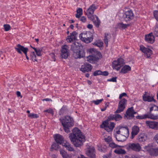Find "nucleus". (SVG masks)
<instances>
[{"instance_id":"1","label":"nucleus","mask_w":158,"mask_h":158,"mask_svg":"<svg viewBox=\"0 0 158 158\" xmlns=\"http://www.w3.org/2000/svg\"><path fill=\"white\" fill-rule=\"evenodd\" d=\"M69 137L71 142L76 147H80L85 141V136L78 128L75 127L72 130V133L69 134Z\"/></svg>"},{"instance_id":"2","label":"nucleus","mask_w":158,"mask_h":158,"mask_svg":"<svg viewBox=\"0 0 158 158\" xmlns=\"http://www.w3.org/2000/svg\"><path fill=\"white\" fill-rule=\"evenodd\" d=\"M96 9L95 5L92 4L87 10L86 15L90 20L93 21L95 26L98 27L101 23L100 21L96 15H94V12Z\"/></svg>"},{"instance_id":"3","label":"nucleus","mask_w":158,"mask_h":158,"mask_svg":"<svg viewBox=\"0 0 158 158\" xmlns=\"http://www.w3.org/2000/svg\"><path fill=\"white\" fill-rule=\"evenodd\" d=\"M71 50L73 52V56L75 59L81 58L85 56V52L81 50L80 46L78 43H74L71 45Z\"/></svg>"},{"instance_id":"4","label":"nucleus","mask_w":158,"mask_h":158,"mask_svg":"<svg viewBox=\"0 0 158 158\" xmlns=\"http://www.w3.org/2000/svg\"><path fill=\"white\" fill-rule=\"evenodd\" d=\"M90 52L92 53V55L87 56L86 60L90 63H94L95 62L97 61L102 57L101 53L94 48L90 49Z\"/></svg>"},{"instance_id":"5","label":"nucleus","mask_w":158,"mask_h":158,"mask_svg":"<svg viewBox=\"0 0 158 158\" xmlns=\"http://www.w3.org/2000/svg\"><path fill=\"white\" fill-rule=\"evenodd\" d=\"M137 119H145L147 118H150L154 120L158 119V110L153 112V113H149L141 116L136 117Z\"/></svg>"},{"instance_id":"6","label":"nucleus","mask_w":158,"mask_h":158,"mask_svg":"<svg viewBox=\"0 0 158 158\" xmlns=\"http://www.w3.org/2000/svg\"><path fill=\"white\" fill-rule=\"evenodd\" d=\"M80 39L86 43L91 42L93 39V34L89 31L84 32L79 35Z\"/></svg>"},{"instance_id":"7","label":"nucleus","mask_w":158,"mask_h":158,"mask_svg":"<svg viewBox=\"0 0 158 158\" xmlns=\"http://www.w3.org/2000/svg\"><path fill=\"white\" fill-rule=\"evenodd\" d=\"M109 119L108 118L106 120L104 121L101 125V128H104L108 132H110L112 131L115 126V123L113 122L109 123Z\"/></svg>"},{"instance_id":"8","label":"nucleus","mask_w":158,"mask_h":158,"mask_svg":"<svg viewBox=\"0 0 158 158\" xmlns=\"http://www.w3.org/2000/svg\"><path fill=\"white\" fill-rule=\"evenodd\" d=\"M143 149L148 152L150 155L152 156H158V147L153 148L152 146L150 144L145 146Z\"/></svg>"},{"instance_id":"9","label":"nucleus","mask_w":158,"mask_h":158,"mask_svg":"<svg viewBox=\"0 0 158 158\" xmlns=\"http://www.w3.org/2000/svg\"><path fill=\"white\" fill-rule=\"evenodd\" d=\"M126 148L128 150H132L135 152H139L141 149V147L138 143H129L126 145Z\"/></svg>"},{"instance_id":"10","label":"nucleus","mask_w":158,"mask_h":158,"mask_svg":"<svg viewBox=\"0 0 158 158\" xmlns=\"http://www.w3.org/2000/svg\"><path fill=\"white\" fill-rule=\"evenodd\" d=\"M127 102V101L125 98L121 99L119 102L118 109L115 112V113H119L123 111L125 108Z\"/></svg>"},{"instance_id":"11","label":"nucleus","mask_w":158,"mask_h":158,"mask_svg":"<svg viewBox=\"0 0 158 158\" xmlns=\"http://www.w3.org/2000/svg\"><path fill=\"white\" fill-rule=\"evenodd\" d=\"M62 125L73 126L74 125L73 118L70 116H67L63 119H60Z\"/></svg>"},{"instance_id":"12","label":"nucleus","mask_w":158,"mask_h":158,"mask_svg":"<svg viewBox=\"0 0 158 158\" xmlns=\"http://www.w3.org/2000/svg\"><path fill=\"white\" fill-rule=\"evenodd\" d=\"M124 64V60L122 58H119L116 60L114 61L112 63L114 69L118 70Z\"/></svg>"},{"instance_id":"13","label":"nucleus","mask_w":158,"mask_h":158,"mask_svg":"<svg viewBox=\"0 0 158 158\" xmlns=\"http://www.w3.org/2000/svg\"><path fill=\"white\" fill-rule=\"evenodd\" d=\"M118 130L116 131V132H118L128 137L129 134V129L127 126H123L120 125L118 127Z\"/></svg>"},{"instance_id":"14","label":"nucleus","mask_w":158,"mask_h":158,"mask_svg":"<svg viewBox=\"0 0 158 158\" xmlns=\"http://www.w3.org/2000/svg\"><path fill=\"white\" fill-rule=\"evenodd\" d=\"M134 17V15L132 10H130L126 11L123 15L124 20L126 22L130 21Z\"/></svg>"},{"instance_id":"15","label":"nucleus","mask_w":158,"mask_h":158,"mask_svg":"<svg viewBox=\"0 0 158 158\" xmlns=\"http://www.w3.org/2000/svg\"><path fill=\"white\" fill-rule=\"evenodd\" d=\"M68 46L66 45L62 46L61 47V56L62 58L66 59L69 56Z\"/></svg>"},{"instance_id":"16","label":"nucleus","mask_w":158,"mask_h":158,"mask_svg":"<svg viewBox=\"0 0 158 158\" xmlns=\"http://www.w3.org/2000/svg\"><path fill=\"white\" fill-rule=\"evenodd\" d=\"M140 50L144 53V56L146 58H149L152 54V51L149 48H146L143 45L140 46Z\"/></svg>"},{"instance_id":"17","label":"nucleus","mask_w":158,"mask_h":158,"mask_svg":"<svg viewBox=\"0 0 158 158\" xmlns=\"http://www.w3.org/2000/svg\"><path fill=\"white\" fill-rule=\"evenodd\" d=\"M143 100L144 102H155L156 101L154 99V96H151L147 92H145L143 95Z\"/></svg>"},{"instance_id":"18","label":"nucleus","mask_w":158,"mask_h":158,"mask_svg":"<svg viewBox=\"0 0 158 158\" xmlns=\"http://www.w3.org/2000/svg\"><path fill=\"white\" fill-rule=\"evenodd\" d=\"M136 113L133 109V107L129 108L127 111L126 114H125V118L130 119L134 117V114Z\"/></svg>"},{"instance_id":"19","label":"nucleus","mask_w":158,"mask_h":158,"mask_svg":"<svg viewBox=\"0 0 158 158\" xmlns=\"http://www.w3.org/2000/svg\"><path fill=\"white\" fill-rule=\"evenodd\" d=\"M15 50L19 54H22L23 52L25 55L27 52L28 49L27 48H24L23 46H21L19 44H18L15 48Z\"/></svg>"},{"instance_id":"20","label":"nucleus","mask_w":158,"mask_h":158,"mask_svg":"<svg viewBox=\"0 0 158 158\" xmlns=\"http://www.w3.org/2000/svg\"><path fill=\"white\" fill-rule=\"evenodd\" d=\"M92 66L89 64L85 63L82 65L80 69V70L83 72H88L91 71L92 69Z\"/></svg>"},{"instance_id":"21","label":"nucleus","mask_w":158,"mask_h":158,"mask_svg":"<svg viewBox=\"0 0 158 158\" xmlns=\"http://www.w3.org/2000/svg\"><path fill=\"white\" fill-rule=\"evenodd\" d=\"M139 131L140 129L138 126L136 125L133 126L132 128L131 138L132 139H133L138 134Z\"/></svg>"},{"instance_id":"22","label":"nucleus","mask_w":158,"mask_h":158,"mask_svg":"<svg viewBox=\"0 0 158 158\" xmlns=\"http://www.w3.org/2000/svg\"><path fill=\"white\" fill-rule=\"evenodd\" d=\"M77 33L74 31L70 34V35L67 36L66 40L68 42L71 43L75 40L77 38Z\"/></svg>"},{"instance_id":"23","label":"nucleus","mask_w":158,"mask_h":158,"mask_svg":"<svg viewBox=\"0 0 158 158\" xmlns=\"http://www.w3.org/2000/svg\"><path fill=\"white\" fill-rule=\"evenodd\" d=\"M146 41L150 44L153 43L155 41V38L152 32L145 35Z\"/></svg>"},{"instance_id":"24","label":"nucleus","mask_w":158,"mask_h":158,"mask_svg":"<svg viewBox=\"0 0 158 158\" xmlns=\"http://www.w3.org/2000/svg\"><path fill=\"white\" fill-rule=\"evenodd\" d=\"M148 139L147 135L144 133H140L138 135L137 140L140 143L145 141Z\"/></svg>"},{"instance_id":"25","label":"nucleus","mask_w":158,"mask_h":158,"mask_svg":"<svg viewBox=\"0 0 158 158\" xmlns=\"http://www.w3.org/2000/svg\"><path fill=\"white\" fill-rule=\"evenodd\" d=\"M87 156L91 158H96L95 153V149L93 147L89 148L86 152Z\"/></svg>"},{"instance_id":"26","label":"nucleus","mask_w":158,"mask_h":158,"mask_svg":"<svg viewBox=\"0 0 158 158\" xmlns=\"http://www.w3.org/2000/svg\"><path fill=\"white\" fill-rule=\"evenodd\" d=\"M115 138L118 141L123 142L125 141L127 137L124 135L118 132H116Z\"/></svg>"},{"instance_id":"27","label":"nucleus","mask_w":158,"mask_h":158,"mask_svg":"<svg viewBox=\"0 0 158 158\" xmlns=\"http://www.w3.org/2000/svg\"><path fill=\"white\" fill-rule=\"evenodd\" d=\"M122 118L121 116L118 114H115L114 115L110 114L108 117L109 120H115L116 121H118L120 120Z\"/></svg>"},{"instance_id":"28","label":"nucleus","mask_w":158,"mask_h":158,"mask_svg":"<svg viewBox=\"0 0 158 158\" xmlns=\"http://www.w3.org/2000/svg\"><path fill=\"white\" fill-rule=\"evenodd\" d=\"M54 138L55 141L58 143L62 144V143L64 142L63 136L59 134L55 135L54 137Z\"/></svg>"},{"instance_id":"29","label":"nucleus","mask_w":158,"mask_h":158,"mask_svg":"<svg viewBox=\"0 0 158 158\" xmlns=\"http://www.w3.org/2000/svg\"><path fill=\"white\" fill-rule=\"evenodd\" d=\"M63 146H64L66 149L70 151H73L74 149L71 146V145L67 142L65 141V142L63 143L62 144Z\"/></svg>"},{"instance_id":"30","label":"nucleus","mask_w":158,"mask_h":158,"mask_svg":"<svg viewBox=\"0 0 158 158\" xmlns=\"http://www.w3.org/2000/svg\"><path fill=\"white\" fill-rule=\"evenodd\" d=\"M131 68L130 66L128 65H125L121 69L120 73L125 74L131 71Z\"/></svg>"},{"instance_id":"31","label":"nucleus","mask_w":158,"mask_h":158,"mask_svg":"<svg viewBox=\"0 0 158 158\" xmlns=\"http://www.w3.org/2000/svg\"><path fill=\"white\" fill-rule=\"evenodd\" d=\"M60 153L63 158H71L72 156L69 155L65 151L63 150H60Z\"/></svg>"},{"instance_id":"32","label":"nucleus","mask_w":158,"mask_h":158,"mask_svg":"<svg viewBox=\"0 0 158 158\" xmlns=\"http://www.w3.org/2000/svg\"><path fill=\"white\" fill-rule=\"evenodd\" d=\"M114 153L118 154H124L126 152L124 149L121 148H116L114 151Z\"/></svg>"},{"instance_id":"33","label":"nucleus","mask_w":158,"mask_h":158,"mask_svg":"<svg viewBox=\"0 0 158 158\" xmlns=\"http://www.w3.org/2000/svg\"><path fill=\"white\" fill-rule=\"evenodd\" d=\"M155 121H147L146 122V124L147 127L152 129H153Z\"/></svg>"},{"instance_id":"34","label":"nucleus","mask_w":158,"mask_h":158,"mask_svg":"<svg viewBox=\"0 0 158 158\" xmlns=\"http://www.w3.org/2000/svg\"><path fill=\"white\" fill-rule=\"evenodd\" d=\"M31 47L33 48L35 50L37 55L38 56H41L42 55L41 54V52L42 51V49L41 48H36L34 47H32L31 46Z\"/></svg>"},{"instance_id":"35","label":"nucleus","mask_w":158,"mask_h":158,"mask_svg":"<svg viewBox=\"0 0 158 158\" xmlns=\"http://www.w3.org/2000/svg\"><path fill=\"white\" fill-rule=\"evenodd\" d=\"M110 38V36L108 33H105V36L104 38V42L107 46L108 44V40Z\"/></svg>"},{"instance_id":"36","label":"nucleus","mask_w":158,"mask_h":158,"mask_svg":"<svg viewBox=\"0 0 158 158\" xmlns=\"http://www.w3.org/2000/svg\"><path fill=\"white\" fill-rule=\"evenodd\" d=\"M58 148V145L57 143H53L51 146L50 151H52L53 150H57Z\"/></svg>"},{"instance_id":"37","label":"nucleus","mask_w":158,"mask_h":158,"mask_svg":"<svg viewBox=\"0 0 158 158\" xmlns=\"http://www.w3.org/2000/svg\"><path fill=\"white\" fill-rule=\"evenodd\" d=\"M30 57L32 60L34 61H37V59L36 58V56L34 52H32L31 53Z\"/></svg>"},{"instance_id":"38","label":"nucleus","mask_w":158,"mask_h":158,"mask_svg":"<svg viewBox=\"0 0 158 158\" xmlns=\"http://www.w3.org/2000/svg\"><path fill=\"white\" fill-rule=\"evenodd\" d=\"M158 110V106L154 105L152 106L150 108V112L151 113L152 111L154 112Z\"/></svg>"},{"instance_id":"39","label":"nucleus","mask_w":158,"mask_h":158,"mask_svg":"<svg viewBox=\"0 0 158 158\" xmlns=\"http://www.w3.org/2000/svg\"><path fill=\"white\" fill-rule=\"evenodd\" d=\"M28 116L31 118H38L39 116L37 114L33 113H31L28 114Z\"/></svg>"},{"instance_id":"40","label":"nucleus","mask_w":158,"mask_h":158,"mask_svg":"<svg viewBox=\"0 0 158 158\" xmlns=\"http://www.w3.org/2000/svg\"><path fill=\"white\" fill-rule=\"evenodd\" d=\"M109 146L110 147L112 148H116L118 147H121V146L118 145L113 142L110 143L109 144Z\"/></svg>"},{"instance_id":"41","label":"nucleus","mask_w":158,"mask_h":158,"mask_svg":"<svg viewBox=\"0 0 158 158\" xmlns=\"http://www.w3.org/2000/svg\"><path fill=\"white\" fill-rule=\"evenodd\" d=\"M118 26L120 27L123 29H125L127 28V26H129V24H124L122 23H120L118 24Z\"/></svg>"},{"instance_id":"42","label":"nucleus","mask_w":158,"mask_h":158,"mask_svg":"<svg viewBox=\"0 0 158 158\" xmlns=\"http://www.w3.org/2000/svg\"><path fill=\"white\" fill-rule=\"evenodd\" d=\"M4 30L5 31H9L10 28V25L7 24H4L3 26Z\"/></svg>"},{"instance_id":"43","label":"nucleus","mask_w":158,"mask_h":158,"mask_svg":"<svg viewBox=\"0 0 158 158\" xmlns=\"http://www.w3.org/2000/svg\"><path fill=\"white\" fill-rule=\"evenodd\" d=\"M94 44L98 47L100 48L102 47L103 46V43L102 42L100 41L99 42H97L94 43Z\"/></svg>"},{"instance_id":"44","label":"nucleus","mask_w":158,"mask_h":158,"mask_svg":"<svg viewBox=\"0 0 158 158\" xmlns=\"http://www.w3.org/2000/svg\"><path fill=\"white\" fill-rule=\"evenodd\" d=\"M64 127V129L66 133H69L70 132L69 127H72V126H64L63 125Z\"/></svg>"},{"instance_id":"45","label":"nucleus","mask_w":158,"mask_h":158,"mask_svg":"<svg viewBox=\"0 0 158 158\" xmlns=\"http://www.w3.org/2000/svg\"><path fill=\"white\" fill-rule=\"evenodd\" d=\"M102 73V71L101 70H97L94 73L93 75L94 76H96L98 75H101Z\"/></svg>"},{"instance_id":"46","label":"nucleus","mask_w":158,"mask_h":158,"mask_svg":"<svg viewBox=\"0 0 158 158\" xmlns=\"http://www.w3.org/2000/svg\"><path fill=\"white\" fill-rule=\"evenodd\" d=\"M153 140L155 141L158 145V133L154 135L153 138Z\"/></svg>"},{"instance_id":"47","label":"nucleus","mask_w":158,"mask_h":158,"mask_svg":"<svg viewBox=\"0 0 158 158\" xmlns=\"http://www.w3.org/2000/svg\"><path fill=\"white\" fill-rule=\"evenodd\" d=\"M104 139L106 142L108 143L111 142L112 140L111 137L110 136H108L107 137L105 138Z\"/></svg>"},{"instance_id":"48","label":"nucleus","mask_w":158,"mask_h":158,"mask_svg":"<svg viewBox=\"0 0 158 158\" xmlns=\"http://www.w3.org/2000/svg\"><path fill=\"white\" fill-rule=\"evenodd\" d=\"M103 99H102L100 100H97L95 101H94L93 102L95 104L98 105L103 101Z\"/></svg>"},{"instance_id":"49","label":"nucleus","mask_w":158,"mask_h":158,"mask_svg":"<svg viewBox=\"0 0 158 158\" xmlns=\"http://www.w3.org/2000/svg\"><path fill=\"white\" fill-rule=\"evenodd\" d=\"M154 16L155 18V19L158 21V11H155L154 12Z\"/></svg>"},{"instance_id":"50","label":"nucleus","mask_w":158,"mask_h":158,"mask_svg":"<svg viewBox=\"0 0 158 158\" xmlns=\"http://www.w3.org/2000/svg\"><path fill=\"white\" fill-rule=\"evenodd\" d=\"M117 77H113L111 79H108L107 80V81H112L113 82H117Z\"/></svg>"},{"instance_id":"51","label":"nucleus","mask_w":158,"mask_h":158,"mask_svg":"<svg viewBox=\"0 0 158 158\" xmlns=\"http://www.w3.org/2000/svg\"><path fill=\"white\" fill-rule=\"evenodd\" d=\"M79 19L83 23L85 22L86 21V18L85 16H82L79 18Z\"/></svg>"},{"instance_id":"52","label":"nucleus","mask_w":158,"mask_h":158,"mask_svg":"<svg viewBox=\"0 0 158 158\" xmlns=\"http://www.w3.org/2000/svg\"><path fill=\"white\" fill-rule=\"evenodd\" d=\"M154 34L156 36H158V24L155 28Z\"/></svg>"},{"instance_id":"53","label":"nucleus","mask_w":158,"mask_h":158,"mask_svg":"<svg viewBox=\"0 0 158 158\" xmlns=\"http://www.w3.org/2000/svg\"><path fill=\"white\" fill-rule=\"evenodd\" d=\"M153 129L158 130V122L155 121Z\"/></svg>"},{"instance_id":"54","label":"nucleus","mask_w":158,"mask_h":158,"mask_svg":"<svg viewBox=\"0 0 158 158\" xmlns=\"http://www.w3.org/2000/svg\"><path fill=\"white\" fill-rule=\"evenodd\" d=\"M44 112H47L48 113L51 114L52 115H53V110L52 109H48V110H45L44 111Z\"/></svg>"},{"instance_id":"55","label":"nucleus","mask_w":158,"mask_h":158,"mask_svg":"<svg viewBox=\"0 0 158 158\" xmlns=\"http://www.w3.org/2000/svg\"><path fill=\"white\" fill-rule=\"evenodd\" d=\"M83 10L81 8H79L77 10V13L82 14Z\"/></svg>"},{"instance_id":"56","label":"nucleus","mask_w":158,"mask_h":158,"mask_svg":"<svg viewBox=\"0 0 158 158\" xmlns=\"http://www.w3.org/2000/svg\"><path fill=\"white\" fill-rule=\"evenodd\" d=\"M127 94L125 93H123L122 94H120L119 96V99H121V98L124 96H127Z\"/></svg>"},{"instance_id":"57","label":"nucleus","mask_w":158,"mask_h":158,"mask_svg":"<svg viewBox=\"0 0 158 158\" xmlns=\"http://www.w3.org/2000/svg\"><path fill=\"white\" fill-rule=\"evenodd\" d=\"M50 56L53 59V60L54 61H55L56 60V59L55 58V55L53 53H51L50 54Z\"/></svg>"},{"instance_id":"58","label":"nucleus","mask_w":158,"mask_h":158,"mask_svg":"<svg viewBox=\"0 0 158 158\" xmlns=\"http://www.w3.org/2000/svg\"><path fill=\"white\" fill-rule=\"evenodd\" d=\"M109 74L108 72L105 71L104 72H102V73L101 74V75H102L104 76H107Z\"/></svg>"},{"instance_id":"59","label":"nucleus","mask_w":158,"mask_h":158,"mask_svg":"<svg viewBox=\"0 0 158 158\" xmlns=\"http://www.w3.org/2000/svg\"><path fill=\"white\" fill-rule=\"evenodd\" d=\"M16 94L18 97H20L21 98H22V96L21 95V93L19 91H17Z\"/></svg>"},{"instance_id":"60","label":"nucleus","mask_w":158,"mask_h":158,"mask_svg":"<svg viewBox=\"0 0 158 158\" xmlns=\"http://www.w3.org/2000/svg\"><path fill=\"white\" fill-rule=\"evenodd\" d=\"M87 27L88 28L91 29L93 28V26L92 24H89L87 26Z\"/></svg>"},{"instance_id":"61","label":"nucleus","mask_w":158,"mask_h":158,"mask_svg":"<svg viewBox=\"0 0 158 158\" xmlns=\"http://www.w3.org/2000/svg\"><path fill=\"white\" fill-rule=\"evenodd\" d=\"M42 100L43 101H52V100L51 99L48 98L44 99H43Z\"/></svg>"},{"instance_id":"62","label":"nucleus","mask_w":158,"mask_h":158,"mask_svg":"<svg viewBox=\"0 0 158 158\" xmlns=\"http://www.w3.org/2000/svg\"><path fill=\"white\" fill-rule=\"evenodd\" d=\"M82 15V14H80L77 13L76 14V17L77 18H79Z\"/></svg>"},{"instance_id":"63","label":"nucleus","mask_w":158,"mask_h":158,"mask_svg":"<svg viewBox=\"0 0 158 158\" xmlns=\"http://www.w3.org/2000/svg\"><path fill=\"white\" fill-rule=\"evenodd\" d=\"M111 156L110 155H105L103 156L104 158H110Z\"/></svg>"},{"instance_id":"64","label":"nucleus","mask_w":158,"mask_h":158,"mask_svg":"<svg viewBox=\"0 0 158 158\" xmlns=\"http://www.w3.org/2000/svg\"><path fill=\"white\" fill-rule=\"evenodd\" d=\"M52 158H57V156L55 154L52 155Z\"/></svg>"}]
</instances>
